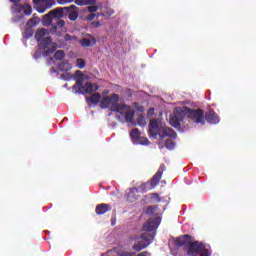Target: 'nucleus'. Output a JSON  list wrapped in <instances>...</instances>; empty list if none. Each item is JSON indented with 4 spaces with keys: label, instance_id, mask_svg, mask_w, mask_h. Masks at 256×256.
<instances>
[{
    "label": "nucleus",
    "instance_id": "1",
    "mask_svg": "<svg viewBox=\"0 0 256 256\" xmlns=\"http://www.w3.org/2000/svg\"><path fill=\"white\" fill-rule=\"evenodd\" d=\"M185 115H187L188 119L193 123H200L201 125H205V111L203 109H191L188 107H184V110H176L174 112V117L181 121L185 119Z\"/></svg>",
    "mask_w": 256,
    "mask_h": 256
},
{
    "label": "nucleus",
    "instance_id": "2",
    "mask_svg": "<svg viewBox=\"0 0 256 256\" xmlns=\"http://www.w3.org/2000/svg\"><path fill=\"white\" fill-rule=\"evenodd\" d=\"M156 232H144L140 237H134L136 242L133 244L132 249L139 253L143 249H147L149 244L155 239Z\"/></svg>",
    "mask_w": 256,
    "mask_h": 256
},
{
    "label": "nucleus",
    "instance_id": "3",
    "mask_svg": "<svg viewBox=\"0 0 256 256\" xmlns=\"http://www.w3.org/2000/svg\"><path fill=\"white\" fill-rule=\"evenodd\" d=\"M205 244L199 241H193V238H191L188 242L187 245V255L188 256H193V255H198L205 249Z\"/></svg>",
    "mask_w": 256,
    "mask_h": 256
},
{
    "label": "nucleus",
    "instance_id": "4",
    "mask_svg": "<svg viewBox=\"0 0 256 256\" xmlns=\"http://www.w3.org/2000/svg\"><path fill=\"white\" fill-rule=\"evenodd\" d=\"M163 126L161 125V121L157 118H153L149 122L148 135L152 137V139H157V136L161 133V129Z\"/></svg>",
    "mask_w": 256,
    "mask_h": 256
},
{
    "label": "nucleus",
    "instance_id": "5",
    "mask_svg": "<svg viewBox=\"0 0 256 256\" xmlns=\"http://www.w3.org/2000/svg\"><path fill=\"white\" fill-rule=\"evenodd\" d=\"M130 138L136 145H149L150 143L149 139L141 137V132L138 128L132 129V131L130 132Z\"/></svg>",
    "mask_w": 256,
    "mask_h": 256
},
{
    "label": "nucleus",
    "instance_id": "6",
    "mask_svg": "<svg viewBox=\"0 0 256 256\" xmlns=\"http://www.w3.org/2000/svg\"><path fill=\"white\" fill-rule=\"evenodd\" d=\"M119 103V94H112L110 97H103L100 101L101 109H109L112 105Z\"/></svg>",
    "mask_w": 256,
    "mask_h": 256
},
{
    "label": "nucleus",
    "instance_id": "7",
    "mask_svg": "<svg viewBox=\"0 0 256 256\" xmlns=\"http://www.w3.org/2000/svg\"><path fill=\"white\" fill-rule=\"evenodd\" d=\"M160 223H161V218L159 217L150 218L143 225V231H146V233H155V229L159 227Z\"/></svg>",
    "mask_w": 256,
    "mask_h": 256
},
{
    "label": "nucleus",
    "instance_id": "8",
    "mask_svg": "<svg viewBox=\"0 0 256 256\" xmlns=\"http://www.w3.org/2000/svg\"><path fill=\"white\" fill-rule=\"evenodd\" d=\"M97 89H99V86H97V84H93V83H86V84H81V86H79L77 88V90H74L75 93H83V94H87V95H91V93H93V91H97Z\"/></svg>",
    "mask_w": 256,
    "mask_h": 256
},
{
    "label": "nucleus",
    "instance_id": "9",
    "mask_svg": "<svg viewBox=\"0 0 256 256\" xmlns=\"http://www.w3.org/2000/svg\"><path fill=\"white\" fill-rule=\"evenodd\" d=\"M167 169V167L165 166V164H161L157 170V172L154 174V176L152 177L151 181H150V185L152 188L157 187V185H159V181H161V178L163 177V172H165Z\"/></svg>",
    "mask_w": 256,
    "mask_h": 256
},
{
    "label": "nucleus",
    "instance_id": "10",
    "mask_svg": "<svg viewBox=\"0 0 256 256\" xmlns=\"http://www.w3.org/2000/svg\"><path fill=\"white\" fill-rule=\"evenodd\" d=\"M210 123L211 125H217L219 123V115L215 111L209 110L204 115V122Z\"/></svg>",
    "mask_w": 256,
    "mask_h": 256
},
{
    "label": "nucleus",
    "instance_id": "11",
    "mask_svg": "<svg viewBox=\"0 0 256 256\" xmlns=\"http://www.w3.org/2000/svg\"><path fill=\"white\" fill-rule=\"evenodd\" d=\"M160 139H165V137H171L172 139H177V132L170 127H162L160 133L158 134Z\"/></svg>",
    "mask_w": 256,
    "mask_h": 256
},
{
    "label": "nucleus",
    "instance_id": "12",
    "mask_svg": "<svg viewBox=\"0 0 256 256\" xmlns=\"http://www.w3.org/2000/svg\"><path fill=\"white\" fill-rule=\"evenodd\" d=\"M129 109H131V106L126 104H119V102H117L115 105L110 106L111 111H115L120 115H125L127 111H129Z\"/></svg>",
    "mask_w": 256,
    "mask_h": 256
},
{
    "label": "nucleus",
    "instance_id": "13",
    "mask_svg": "<svg viewBox=\"0 0 256 256\" xmlns=\"http://www.w3.org/2000/svg\"><path fill=\"white\" fill-rule=\"evenodd\" d=\"M193 239V236L184 234L181 237L175 238L174 243L176 247H183V245H189V241Z\"/></svg>",
    "mask_w": 256,
    "mask_h": 256
},
{
    "label": "nucleus",
    "instance_id": "14",
    "mask_svg": "<svg viewBox=\"0 0 256 256\" xmlns=\"http://www.w3.org/2000/svg\"><path fill=\"white\" fill-rule=\"evenodd\" d=\"M65 15H68V19L70 21H77V18L79 17V13L77 12V6L76 5H70L69 7H66Z\"/></svg>",
    "mask_w": 256,
    "mask_h": 256
},
{
    "label": "nucleus",
    "instance_id": "15",
    "mask_svg": "<svg viewBox=\"0 0 256 256\" xmlns=\"http://www.w3.org/2000/svg\"><path fill=\"white\" fill-rule=\"evenodd\" d=\"M74 79H77V81L73 85L72 89H73V91H77V89H79V87H81V85H83V81L85 79V77L83 76V72H81V70H77L74 73Z\"/></svg>",
    "mask_w": 256,
    "mask_h": 256
},
{
    "label": "nucleus",
    "instance_id": "16",
    "mask_svg": "<svg viewBox=\"0 0 256 256\" xmlns=\"http://www.w3.org/2000/svg\"><path fill=\"white\" fill-rule=\"evenodd\" d=\"M112 207L109 204H98L95 208L96 215H105V213H109L111 211Z\"/></svg>",
    "mask_w": 256,
    "mask_h": 256
},
{
    "label": "nucleus",
    "instance_id": "17",
    "mask_svg": "<svg viewBox=\"0 0 256 256\" xmlns=\"http://www.w3.org/2000/svg\"><path fill=\"white\" fill-rule=\"evenodd\" d=\"M70 8L62 7V8H56L52 11H50V15L53 17V19H61L66 13V11H69Z\"/></svg>",
    "mask_w": 256,
    "mask_h": 256
},
{
    "label": "nucleus",
    "instance_id": "18",
    "mask_svg": "<svg viewBox=\"0 0 256 256\" xmlns=\"http://www.w3.org/2000/svg\"><path fill=\"white\" fill-rule=\"evenodd\" d=\"M137 193H139V189L131 188L129 192L126 194V201L129 203H135L137 201Z\"/></svg>",
    "mask_w": 256,
    "mask_h": 256
},
{
    "label": "nucleus",
    "instance_id": "19",
    "mask_svg": "<svg viewBox=\"0 0 256 256\" xmlns=\"http://www.w3.org/2000/svg\"><path fill=\"white\" fill-rule=\"evenodd\" d=\"M16 9V13L23 11L24 15H31V13H33V8L29 4H20Z\"/></svg>",
    "mask_w": 256,
    "mask_h": 256
},
{
    "label": "nucleus",
    "instance_id": "20",
    "mask_svg": "<svg viewBox=\"0 0 256 256\" xmlns=\"http://www.w3.org/2000/svg\"><path fill=\"white\" fill-rule=\"evenodd\" d=\"M88 105H97L99 101H101V94L96 92L92 94L90 97L86 98Z\"/></svg>",
    "mask_w": 256,
    "mask_h": 256
},
{
    "label": "nucleus",
    "instance_id": "21",
    "mask_svg": "<svg viewBox=\"0 0 256 256\" xmlns=\"http://www.w3.org/2000/svg\"><path fill=\"white\" fill-rule=\"evenodd\" d=\"M38 42H39L38 47L40 49L45 50L51 45V43H53V39H51V36H48V37H45V38H43L42 40H40Z\"/></svg>",
    "mask_w": 256,
    "mask_h": 256
},
{
    "label": "nucleus",
    "instance_id": "22",
    "mask_svg": "<svg viewBox=\"0 0 256 256\" xmlns=\"http://www.w3.org/2000/svg\"><path fill=\"white\" fill-rule=\"evenodd\" d=\"M59 71L67 72L71 69V63L69 61L64 60L58 64Z\"/></svg>",
    "mask_w": 256,
    "mask_h": 256
},
{
    "label": "nucleus",
    "instance_id": "23",
    "mask_svg": "<svg viewBox=\"0 0 256 256\" xmlns=\"http://www.w3.org/2000/svg\"><path fill=\"white\" fill-rule=\"evenodd\" d=\"M124 119L126 123H133V119H135V111L130 108L129 111L124 114Z\"/></svg>",
    "mask_w": 256,
    "mask_h": 256
},
{
    "label": "nucleus",
    "instance_id": "24",
    "mask_svg": "<svg viewBox=\"0 0 256 256\" xmlns=\"http://www.w3.org/2000/svg\"><path fill=\"white\" fill-rule=\"evenodd\" d=\"M45 35H47V29L45 28H41L38 29L35 33V39L36 41H41L43 40V37H45Z\"/></svg>",
    "mask_w": 256,
    "mask_h": 256
},
{
    "label": "nucleus",
    "instance_id": "25",
    "mask_svg": "<svg viewBox=\"0 0 256 256\" xmlns=\"http://www.w3.org/2000/svg\"><path fill=\"white\" fill-rule=\"evenodd\" d=\"M170 125H171V127H174V129H180L181 128V121L176 116L173 115L170 118Z\"/></svg>",
    "mask_w": 256,
    "mask_h": 256
},
{
    "label": "nucleus",
    "instance_id": "26",
    "mask_svg": "<svg viewBox=\"0 0 256 256\" xmlns=\"http://www.w3.org/2000/svg\"><path fill=\"white\" fill-rule=\"evenodd\" d=\"M54 59L56 61H62V59H65V51L63 50H58L54 54Z\"/></svg>",
    "mask_w": 256,
    "mask_h": 256
},
{
    "label": "nucleus",
    "instance_id": "27",
    "mask_svg": "<svg viewBox=\"0 0 256 256\" xmlns=\"http://www.w3.org/2000/svg\"><path fill=\"white\" fill-rule=\"evenodd\" d=\"M55 51H57V46L52 45L46 51H44L43 55H44V57H49L50 55H53V53H55Z\"/></svg>",
    "mask_w": 256,
    "mask_h": 256
},
{
    "label": "nucleus",
    "instance_id": "28",
    "mask_svg": "<svg viewBox=\"0 0 256 256\" xmlns=\"http://www.w3.org/2000/svg\"><path fill=\"white\" fill-rule=\"evenodd\" d=\"M86 65H87V62H85V59H82V58L76 59V67L78 69H85Z\"/></svg>",
    "mask_w": 256,
    "mask_h": 256
},
{
    "label": "nucleus",
    "instance_id": "29",
    "mask_svg": "<svg viewBox=\"0 0 256 256\" xmlns=\"http://www.w3.org/2000/svg\"><path fill=\"white\" fill-rule=\"evenodd\" d=\"M164 145L166 149H169V151H173V149H175V141L171 139H167Z\"/></svg>",
    "mask_w": 256,
    "mask_h": 256
},
{
    "label": "nucleus",
    "instance_id": "30",
    "mask_svg": "<svg viewBox=\"0 0 256 256\" xmlns=\"http://www.w3.org/2000/svg\"><path fill=\"white\" fill-rule=\"evenodd\" d=\"M10 3H13L11 9L13 13H17V8L21 5V0H9Z\"/></svg>",
    "mask_w": 256,
    "mask_h": 256
},
{
    "label": "nucleus",
    "instance_id": "31",
    "mask_svg": "<svg viewBox=\"0 0 256 256\" xmlns=\"http://www.w3.org/2000/svg\"><path fill=\"white\" fill-rule=\"evenodd\" d=\"M81 47H91V40L89 38H83L80 40Z\"/></svg>",
    "mask_w": 256,
    "mask_h": 256
},
{
    "label": "nucleus",
    "instance_id": "32",
    "mask_svg": "<svg viewBox=\"0 0 256 256\" xmlns=\"http://www.w3.org/2000/svg\"><path fill=\"white\" fill-rule=\"evenodd\" d=\"M147 185H149L148 183H142L137 189H138V193H147V191H149V189H147Z\"/></svg>",
    "mask_w": 256,
    "mask_h": 256
},
{
    "label": "nucleus",
    "instance_id": "33",
    "mask_svg": "<svg viewBox=\"0 0 256 256\" xmlns=\"http://www.w3.org/2000/svg\"><path fill=\"white\" fill-rule=\"evenodd\" d=\"M24 37H25V39H30V37H33V29L26 28L24 30Z\"/></svg>",
    "mask_w": 256,
    "mask_h": 256
},
{
    "label": "nucleus",
    "instance_id": "34",
    "mask_svg": "<svg viewBox=\"0 0 256 256\" xmlns=\"http://www.w3.org/2000/svg\"><path fill=\"white\" fill-rule=\"evenodd\" d=\"M155 211H157V206H148V207L146 208V213H147L148 215H153V214H155Z\"/></svg>",
    "mask_w": 256,
    "mask_h": 256
},
{
    "label": "nucleus",
    "instance_id": "35",
    "mask_svg": "<svg viewBox=\"0 0 256 256\" xmlns=\"http://www.w3.org/2000/svg\"><path fill=\"white\" fill-rule=\"evenodd\" d=\"M53 16L51 15V12H49L48 14H46L45 16H44V21L48 24V25H50V23H52V21H53Z\"/></svg>",
    "mask_w": 256,
    "mask_h": 256
},
{
    "label": "nucleus",
    "instance_id": "36",
    "mask_svg": "<svg viewBox=\"0 0 256 256\" xmlns=\"http://www.w3.org/2000/svg\"><path fill=\"white\" fill-rule=\"evenodd\" d=\"M80 5H95V0H83Z\"/></svg>",
    "mask_w": 256,
    "mask_h": 256
},
{
    "label": "nucleus",
    "instance_id": "37",
    "mask_svg": "<svg viewBox=\"0 0 256 256\" xmlns=\"http://www.w3.org/2000/svg\"><path fill=\"white\" fill-rule=\"evenodd\" d=\"M97 9H99V7L97 6H88L87 10L89 11V13H95L97 12Z\"/></svg>",
    "mask_w": 256,
    "mask_h": 256
},
{
    "label": "nucleus",
    "instance_id": "38",
    "mask_svg": "<svg viewBox=\"0 0 256 256\" xmlns=\"http://www.w3.org/2000/svg\"><path fill=\"white\" fill-rule=\"evenodd\" d=\"M41 55H43V53L41 52V51H39V50H37L35 53H34V55H33V58L34 59H41Z\"/></svg>",
    "mask_w": 256,
    "mask_h": 256
},
{
    "label": "nucleus",
    "instance_id": "39",
    "mask_svg": "<svg viewBox=\"0 0 256 256\" xmlns=\"http://www.w3.org/2000/svg\"><path fill=\"white\" fill-rule=\"evenodd\" d=\"M96 17H97V14L91 13L86 17V21H93V19H95Z\"/></svg>",
    "mask_w": 256,
    "mask_h": 256
},
{
    "label": "nucleus",
    "instance_id": "40",
    "mask_svg": "<svg viewBox=\"0 0 256 256\" xmlns=\"http://www.w3.org/2000/svg\"><path fill=\"white\" fill-rule=\"evenodd\" d=\"M92 27H94L95 29L101 27V22L99 21H94L91 23Z\"/></svg>",
    "mask_w": 256,
    "mask_h": 256
},
{
    "label": "nucleus",
    "instance_id": "41",
    "mask_svg": "<svg viewBox=\"0 0 256 256\" xmlns=\"http://www.w3.org/2000/svg\"><path fill=\"white\" fill-rule=\"evenodd\" d=\"M56 25H57L58 27H65V20H58V21L56 22Z\"/></svg>",
    "mask_w": 256,
    "mask_h": 256
},
{
    "label": "nucleus",
    "instance_id": "42",
    "mask_svg": "<svg viewBox=\"0 0 256 256\" xmlns=\"http://www.w3.org/2000/svg\"><path fill=\"white\" fill-rule=\"evenodd\" d=\"M210 254H209V250H207V249H203L202 251H201V253H200V256H209Z\"/></svg>",
    "mask_w": 256,
    "mask_h": 256
},
{
    "label": "nucleus",
    "instance_id": "43",
    "mask_svg": "<svg viewBox=\"0 0 256 256\" xmlns=\"http://www.w3.org/2000/svg\"><path fill=\"white\" fill-rule=\"evenodd\" d=\"M137 256H151V252L144 251V252L138 253Z\"/></svg>",
    "mask_w": 256,
    "mask_h": 256
},
{
    "label": "nucleus",
    "instance_id": "44",
    "mask_svg": "<svg viewBox=\"0 0 256 256\" xmlns=\"http://www.w3.org/2000/svg\"><path fill=\"white\" fill-rule=\"evenodd\" d=\"M138 125H143L145 123V120L143 119V116L137 119Z\"/></svg>",
    "mask_w": 256,
    "mask_h": 256
},
{
    "label": "nucleus",
    "instance_id": "45",
    "mask_svg": "<svg viewBox=\"0 0 256 256\" xmlns=\"http://www.w3.org/2000/svg\"><path fill=\"white\" fill-rule=\"evenodd\" d=\"M34 5H41L43 3V0H33Z\"/></svg>",
    "mask_w": 256,
    "mask_h": 256
},
{
    "label": "nucleus",
    "instance_id": "46",
    "mask_svg": "<svg viewBox=\"0 0 256 256\" xmlns=\"http://www.w3.org/2000/svg\"><path fill=\"white\" fill-rule=\"evenodd\" d=\"M52 2H53V0H42V3H46L48 5H50V3H52Z\"/></svg>",
    "mask_w": 256,
    "mask_h": 256
},
{
    "label": "nucleus",
    "instance_id": "47",
    "mask_svg": "<svg viewBox=\"0 0 256 256\" xmlns=\"http://www.w3.org/2000/svg\"><path fill=\"white\" fill-rule=\"evenodd\" d=\"M65 39H66V41H69V40L71 39V36H69V34H67V35L65 36Z\"/></svg>",
    "mask_w": 256,
    "mask_h": 256
},
{
    "label": "nucleus",
    "instance_id": "48",
    "mask_svg": "<svg viewBox=\"0 0 256 256\" xmlns=\"http://www.w3.org/2000/svg\"><path fill=\"white\" fill-rule=\"evenodd\" d=\"M100 16H101V14H100V13H97V14H96V17H100Z\"/></svg>",
    "mask_w": 256,
    "mask_h": 256
},
{
    "label": "nucleus",
    "instance_id": "49",
    "mask_svg": "<svg viewBox=\"0 0 256 256\" xmlns=\"http://www.w3.org/2000/svg\"><path fill=\"white\" fill-rule=\"evenodd\" d=\"M117 119H118L119 121H121V116H117Z\"/></svg>",
    "mask_w": 256,
    "mask_h": 256
},
{
    "label": "nucleus",
    "instance_id": "50",
    "mask_svg": "<svg viewBox=\"0 0 256 256\" xmlns=\"http://www.w3.org/2000/svg\"><path fill=\"white\" fill-rule=\"evenodd\" d=\"M39 11V13H43L45 10H38Z\"/></svg>",
    "mask_w": 256,
    "mask_h": 256
},
{
    "label": "nucleus",
    "instance_id": "51",
    "mask_svg": "<svg viewBox=\"0 0 256 256\" xmlns=\"http://www.w3.org/2000/svg\"><path fill=\"white\" fill-rule=\"evenodd\" d=\"M52 71H55V68H52Z\"/></svg>",
    "mask_w": 256,
    "mask_h": 256
},
{
    "label": "nucleus",
    "instance_id": "52",
    "mask_svg": "<svg viewBox=\"0 0 256 256\" xmlns=\"http://www.w3.org/2000/svg\"><path fill=\"white\" fill-rule=\"evenodd\" d=\"M64 3H67V0H65Z\"/></svg>",
    "mask_w": 256,
    "mask_h": 256
}]
</instances>
